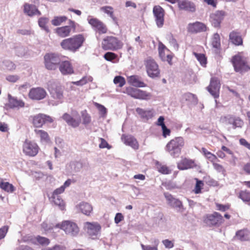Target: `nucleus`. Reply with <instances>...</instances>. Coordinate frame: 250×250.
<instances>
[{"instance_id": "1", "label": "nucleus", "mask_w": 250, "mask_h": 250, "mask_svg": "<svg viewBox=\"0 0 250 250\" xmlns=\"http://www.w3.org/2000/svg\"><path fill=\"white\" fill-rule=\"evenodd\" d=\"M85 40L84 34H79L62 40L60 45L63 50L75 53L83 46Z\"/></svg>"}, {"instance_id": "2", "label": "nucleus", "mask_w": 250, "mask_h": 250, "mask_svg": "<svg viewBox=\"0 0 250 250\" xmlns=\"http://www.w3.org/2000/svg\"><path fill=\"white\" fill-rule=\"evenodd\" d=\"M185 140L182 137H176L170 140L166 145V151L172 157L178 158L181 154L185 146Z\"/></svg>"}, {"instance_id": "3", "label": "nucleus", "mask_w": 250, "mask_h": 250, "mask_svg": "<svg viewBox=\"0 0 250 250\" xmlns=\"http://www.w3.org/2000/svg\"><path fill=\"white\" fill-rule=\"evenodd\" d=\"M231 62L236 72L242 73L250 70L247 58L243 55V52H238L233 56Z\"/></svg>"}, {"instance_id": "4", "label": "nucleus", "mask_w": 250, "mask_h": 250, "mask_svg": "<svg viewBox=\"0 0 250 250\" xmlns=\"http://www.w3.org/2000/svg\"><path fill=\"white\" fill-rule=\"evenodd\" d=\"M55 228L62 229L66 234L73 237L77 236L80 232V229L78 225L70 220L63 221L61 223L56 224Z\"/></svg>"}, {"instance_id": "5", "label": "nucleus", "mask_w": 250, "mask_h": 250, "mask_svg": "<svg viewBox=\"0 0 250 250\" xmlns=\"http://www.w3.org/2000/svg\"><path fill=\"white\" fill-rule=\"evenodd\" d=\"M123 43L117 38L106 36L102 42V47L104 50L116 51L122 48Z\"/></svg>"}, {"instance_id": "6", "label": "nucleus", "mask_w": 250, "mask_h": 250, "mask_svg": "<svg viewBox=\"0 0 250 250\" xmlns=\"http://www.w3.org/2000/svg\"><path fill=\"white\" fill-rule=\"evenodd\" d=\"M40 150L39 145L34 141L26 139L23 143L22 152L23 154L30 157L37 155Z\"/></svg>"}, {"instance_id": "7", "label": "nucleus", "mask_w": 250, "mask_h": 250, "mask_svg": "<svg viewBox=\"0 0 250 250\" xmlns=\"http://www.w3.org/2000/svg\"><path fill=\"white\" fill-rule=\"evenodd\" d=\"M69 25L58 27L55 29V33L60 37L64 38L69 37L72 33H75L77 25L75 21L71 20L68 21Z\"/></svg>"}, {"instance_id": "8", "label": "nucleus", "mask_w": 250, "mask_h": 250, "mask_svg": "<svg viewBox=\"0 0 250 250\" xmlns=\"http://www.w3.org/2000/svg\"><path fill=\"white\" fill-rule=\"evenodd\" d=\"M124 92L134 99L143 100H149L152 96L150 93L132 87H126Z\"/></svg>"}, {"instance_id": "9", "label": "nucleus", "mask_w": 250, "mask_h": 250, "mask_svg": "<svg viewBox=\"0 0 250 250\" xmlns=\"http://www.w3.org/2000/svg\"><path fill=\"white\" fill-rule=\"evenodd\" d=\"M44 59L45 67L51 70H56L61 61L60 56L55 53L45 54L44 56Z\"/></svg>"}, {"instance_id": "10", "label": "nucleus", "mask_w": 250, "mask_h": 250, "mask_svg": "<svg viewBox=\"0 0 250 250\" xmlns=\"http://www.w3.org/2000/svg\"><path fill=\"white\" fill-rule=\"evenodd\" d=\"M224 221L222 215L215 211L212 214H208L204 217V222L209 227H218L223 223Z\"/></svg>"}, {"instance_id": "11", "label": "nucleus", "mask_w": 250, "mask_h": 250, "mask_svg": "<svg viewBox=\"0 0 250 250\" xmlns=\"http://www.w3.org/2000/svg\"><path fill=\"white\" fill-rule=\"evenodd\" d=\"M145 65L149 77L154 78L159 76L160 70L158 65L154 60L147 59L145 61Z\"/></svg>"}, {"instance_id": "12", "label": "nucleus", "mask_w": 250, "mask_h": 250, "mask_svg": "<svg viewBox=\"0 0 250 250\" xmlns=\"http://www.w3.org/2000/svg\"><path fill=\"white\" fill-rule=\"evenodd\" d=\"M83 229L90 237L94 238L100 233L101 226L97 222H86L84 224Z\"/></svg>"}, {"instance_id": "13", "label": "nucleus", "mask_w": 250, "mask_h": 250, "mask_svg": "<svg viewBox=\"0 0 250 250\" xmlns=\"http://www.w3.org/2000/svg\"><path fill=\"white\" fill-rule=\"evenodd\" d=\"M221 120L222 122H228L229 124L232 125V128H242L244 125L243 120L239 116L233 115H229L222 117Z\"/></svg>"}, {"instance_id": "14", "label": "nucleus", "mask_w": 250, "mask_h": 250, "mask_svg": "<svg viewBox=\"0 0 250 250\" xmlns=\"http://www.w3.org/2000/svg\"><path fill=\"white\" fill-rule=\"evenodd\" d=\"M32 123L35 127H41L46 122L52 123L53 119L49 116L43 114H39L31 116Z\"/></svg>"}, {"instance_id": "15", "label": "nucleus", "mask_w": 250, "mask_h": 250, "mask_svg": "<svg viewBox=\"0 0 250 250\" xmlns=\"http://www.w3.org/2000/svg\"><path fill=\"white\" fill-rule=\"evenodd\" d=\"M88 23L99 34H105L107 32L106 26L100 20L96 18L88 19Z\"/></svg>"}, {"instance_id": "16", "label": "nucleus", "mask_w": 250, "mask_h": 250, "mask_svg": "<svg viewBox=\"0 0 250 250\" xmlns=\"http://www.w3.org/2000/svg\"><path fill=\"white\" fill-rule=\"evenodd\" d=\"M220 86L219 80L216 77H213L210 79V83L207 87V89L214 98H218L219 97Z\"/></svg>"}, {"instance_id": "17", "label": "nucleus", "mask_w": 250, "mask_h": 250, "mask_svg": "<svg viewBox=\"0 0 250 250\" xmlns=\"http://www.w3.org/2000/svg\"><path fill=\"white\" fill-rule=\"evenodd\" d=\"M226 13L223 11H217L210 14L209 21L212 25L215 28L220 27L221 23L224 20Z\"/></svg>"}, {"instance_id": "18", "label": "nucleus", "mask_w": 250, "mask_h": 250, "mask_svg": "<svg viewBox=\"0 0 250 250\" xmlns=\"http://www.w3.org/2000/svg\"><path fill=\"white\" fill-rule=\"evenodd\" d=\"M153 13L155 18V21L159 27L163 26L164 22V10L159 5L153 7Z\"/></svg>"}, {"instance_id": "19", "label": "nucleus", "mask_w": 250, "mask_h": 250, "mask_svg": "<svg viewBox=\"0 0 250 250\" xmlns=\"http://www.w3.org/2000/svg\"><path fill=\"white\" fill-rule=\"evenodd\" d=\"M46 95L45 90L41 87L32 88L30 89L28 96L34 100H41L44 99Z\"/></svg>"}, {"instance_id": "20", "label": "nucleus", "mask_w": 250, "mask_h": 250, "mask_svg": "<svg viewBox=\"0 0 250 250\" xmlns=\"http://www.w3.org/2000/svg\"><path fill=\"white\" fill-rule=\"evenodd\" d=\"M187 29L188 31L190 33H197L206 31L208 28L205 24L196 21L192 23H189Z\"/></svg>"}, {"instance_id": "21", "label": "nucleus", "mask_w": 250, "mask_h": 250, "mask_svg": "<svg viewBox=\"0 0 250 250\" xmlns=\"http://www.w3.org/2000/svg\"><path fill=\"white\" fill-rule=\"evenodd\" d=\"M159 54L161 59L163 61H167L170 64H172L173 56L170 51L166 47L162 44L159 47Z\"/></svg>"}, {"instance_id": "22", "label": "nucleus", "mask_w": 250, "mask_h": 250, "mask_svg": "<svg viewBox=\"0 0 250 250\" xmlns=\"http://www.w3.org/2000/svg\"><path fill=\"white\" fill-rule=\"evenodd\" d=\"M58 66L59 70L63 75H71L74 73L73 67L70 61L61 62Z\"/></svg>"}, {"instance_id": "23", "label": "nucleus", "mask_w": 250, "mask_h": 250, "mask_svg": "<svg viewBox=\"0 0 250 250\" xmlns=\"http://www.w3.org/2000/svg\"><path fill=\"white\" fill-rule=\"evenodd\" d=\"M197 167L195 161L187 158H182L177 164V167L179 170H183L192 168Z\"/></svg>"}, {"instance_id": "24", "label": "nucleus", "mask_w": 250, "mask_h": 250, "mask_svg": "<svg viewBox=\"0 0 250 250\" xmlns=\"http://www.w3.org/2000/svg\"><path fill=\"white\" fill-rule=\"evenodd\" d=\"M62 118L68 125L74 128L78 127L81 123V119L80 117L75 118L67 113L63 114Z\"/></svg>"}, {"instance_id": "25", "label": "nucleus", "mask_w": 250, "mask_h": 250, "mask_svg": "<svg viewBox=\"0 0 250 250\" xmlns=\"http://www.w3.org/2000/svg\"><path fill=\"white\" fill-rule=\"evenodd\" d=\"M229 40L232 44L236 46L243 44V40L241 33L236 30H233L229 33Z\"/></svg>"}, {"instance_id": "26", "label": "nucleus", "mask_w": 250, "mask_h": 250, "mask_svg": "<svg viewBox=\"0 0 250 250\" xmlns=\"http://www.w3.org/2000/svg\"><path fill=\"white\" fill-rule=\"evenodd\" d=\"M121 139L124 143L126 145L129 146L136 150L139 148V143L136 139L133 136L131 135H123Z\"/></svg>"}, {"instance_id": "27", "label": "nucleus", "mask_w": 250, "mask_h": 250, "mask_svg": "<svg viewBox=\"0 0 250 250\" xmlns=\"http://www.w3.org/2000/svg\"><path fill=\"white\" fill-rule=\"evenodd\" d=\"M128 83L134 87H144L146 86V84L141 81V78L137 75H132L127 77Z\"/></svg>"}, {"instance_id": "28", "label": "nucleus", "mask_w": 250, "mask_h": 250, "mask_svg": "<svg viewBox=\"0 0 250 250\" xmlns=\"http://www.w3.org/2000/svg\"><path fill=\"white\" fill-rule=\"evenodd\" d=\"M250 232L247 229L238 230L235 233L234 238L240 241H248L250 240Z\"/></svg>"}, {"instance_id": "29", "label": "nucleus", "mask_w": 250, "mask_h": 250, "mask_svg": "<svg viewBox=\"0 0 250 250\" xmlns=\"http://www.w3.org/2000/svg\"><path fill=\"white\" fill-rule=\"evenodd\" d=\"M178 6L181 10L190 12H194L196 10V6L194 3L187 0H182L179 1Z\"/></svg>"}, {"instance_id": "30", "label": "nucleus", "mask_w": 250, "mask_h": 250, "mask_svg": "<svg viewBox=\"0 0 250 250\" xmlns=\"http://www.w3.org/2000/svg\"><path fill=\"white\" fill-rule=\"evenodd\" d=\"M211 45L214 49L216 53L218 54L221 49V39L219 34L214 33L211 38Z\"/></svg>"}, {"instance_id": "31", "label": "nucleus", "mask_w": 250, "mask_h": 250, "mask_svg": "<svg viewBox=\"0 0 250 250\" xmlns=\"http://www.w3.org/2000/svg\"><path fill=\"white\" fill-rule=\"evenodd\" d=\"M50 94L53 99L58 103H62L63 98V90L60 87H56L50 91Z\"/></svg>"}, {"instance_id": "32", "label": "nucleus", "mask_w": 250, "mask_h": 250, "mask_svg": "<svg viewBox=\"0 0 250 250\" xmlns=\"http://www.w3.org/2000/svg\"><path fill=\"white\" fill-rule=\"evenodd\" d=\"M24 12L29 16H33L35 15H41V13L34 5L28 3H25L24 5Z\"/></svg>"}, {"instance_id": "33", "label": "nucleus", "mask_w": 250, "mask_h": 250, "mask_svg": "<svg viewBox=\"0 0 250 250\" xmlns=\"http://www.w3.org/2000/svg\"><path fill=\"white\" fill-rule=\"evenodd\" d=\"M78 208L80 209L81 212L87 215H90L93 211V207L91 204L87 202H83L78 205Z\"/></svg>"}, {"instance_id": "34", "label": "nucleus", "mask_w": 250, "mask_h": 250, "mask_svg": "<svg viewBox=\"0 0 250 250\" xmlns=\"http://www.w3.org/2000/svg\"><path fill=\"white\" fill-rule=\"evenodd\" d=\"M9 105L11 108H20L23 107L24 106V103L21 100L18 99L17 98L12 97L8 95Z\"/></svg>"}, {"instance_id": "35", "label": "nucleus", "mask_w": 250, "mask_h": 250, "mask_svg": "<svg viewBox=\"0 0 250 250\" xmlns=\"http://www.w3.org/2000/svg\"><path fill=\"white\" fill-rule=\"evenodd\" d=\"M136 111L141 118L146 120H148L153 116L152 110H146L138 107L136 109Z\"/></svg>"}, {"instance_id": "36", "label": "nucleus", "mask_w": 250, "mask_h": 250, "mask_svg": "<svg viewBox=\"0 0 250 250\" xmlns=\"http://www.w3.org/2000/svg\"><path fill=\"white\" fill-rule=\"evenodd\" d=\"M34 131L40 137L41 142L48 143L50 141V137L47 132L41 129H35Z\"/></svg>"}, {"instance_id": "37", "label": "nucleus", "mask_w": 250, "mask_h": 250, "mask_svg": "<svg viewBox=\"0 0 250 250\" xmlns=\"http://www.w3.org/2000/svg\"><path fill=\"white\" fill-rule=\"evenodd\" d=\"M155 166L157 170L163 174H168L171 172V170L167 166L163 165L158 161L155 163Z\"/></svg>"}, {"instance_id": "38", "label": "nucleus", "mask_w": 250, "mask_h": 250, "mask_svg": "<svg viewBox=\"0 0 250 250\" xmlns=\"http://www.w3.org/2000/svg\"><path fill=\"white\" fill-rule=\"evenodd\" d=\"M101 11L108 15L114 21H117V18L114 15L113 8L110 6H105L100 8Z\"/></svg>"}, {"instance_id": "39", "label": "nucleus", "mask_w": 250, "mask_h": 250, "mask_svg": "<svg viewBox=\"0 0 250 250\" xmlns=\"http://www.w3.org/2000/svg\"><path fill=\"white\" fill-rule=\"evenodd\" d=\"M0 188L5 191L9 193H12L15 190V188L12 184L2 181L0 182Z\"/></svg>"}, {"instance_id": "40", "label": "nucleus", "mask_w": 250, "mask_h": 250, "mask_svg": "<svg viewBox=\"0 0 250 250\" xmlns=\"http://www.w3.org/2000/svg\"><path fill=\"white\" fill-rule=\"evenodd\" d=\"M238 197L243 202L248 203V204L250 205V191L247 190H241L239 192Z\"/></svg>"}, {"instance_id": "41", "label": "nucleus", "mask_w": 250, "mask_h": 250, "mask_svg": "<svg viewBox=\"0 0 250 250\" xmlns=\"http://www.w3.org/2000/svg\"><path fill=\"white\" fill-rule=\"evenodd\" d=\"M194 180L196 181V184L193 191L195 194H199L201 193V190L203 188L204 186V182L202 180H199L198 178H195Z\"/></svg>"}, {"instance_id": "42", "label": "nucleus", "mask_w": 250, "mask_h": 250, "mask_svg": "<svg viewBox=\"0 0 250 250\" xmlns=\"http://www.w3.org/2000/svg\"><path fill=\"white\" fill-rule=\"evenodd\" d=\"M51 198L52 202H53L56 205L58 206L61 209H64L65 204L61 196L55 197L54 195H52Z\"/></svg>"}, {"instance_id": "43", "label": "nucleus", "mask_w": 250, "mask_h": 250, "mask_svg": "<svg viewBox=\"0 0 250 250\" xmlns=\"http://www.w3.org/2000/svg\"><path fill=\"white\" fill-rule=\"evenodd\" d=\"M49 20L46 18H41L39 19L38 23L39 26L46 32H49V29L47 26Z\"/></svg>"}, {"instance_id": "44", "label": "nucleus", "mask_w": 250, "mask_h": 250, "mask_svg": "<svg viewBox=\"0 0 250 250\" xmlns=\"http://www.w3.org/2000/svg\"><path fill=\"white\" fill-rule=\"evenodd\" d=\"M67 20L66 16L56 17L51 21L52 24L54 26H58L65 22Z\"/></svg>"}, {"instance_id": "45", "label": "nucleus", "mask_w": 250, "mask_h": 250, "mask_svg": "<svg viewBox=\"0 0 250 250\" xmlns=\"http://www.w3.org/2000/svg\"><path fill=\"white\" fill-rule=\"evenodd\" d=\"M83 119V123L84 125H88L91 122V119L90 115L87 113L86 110H83L81 112Z\"/></svg>"}, {"instance_id": "46", "label": "nucleus", "mask_w": 250, "mask_h": 250, "mask_svg": "<svg viewBox=\"0 0 250 250\" xmlns=\"http://www.w3.org/2000/svg\"><path fill=\"white\" fill-rule=\"evenodd\" d=\"M193 54L200 64L202 66H205L207 64V58L205 55L203 54H198L197 53H194Z\"/></svg>"}, {"instance_id": "47", "label": "nucleus", "mask_w": 250, "mask_h": 250, "mask_svg": "<svg viewBox=\"0 0 250 250\" xmlns=\"http://www.w3.org/2000/svg\"><path fill=\"white\" fill-rule=\"evenodd\" d=\"M35 239L39 244L42 246H46L50 243V240L49 239L40 235L36 236Z\"/></svg>"}, {"instance_id": "48", "label": "nucleus", "mask_w": 250, "mask_h": 250, "mask_svg": "<svg viewBox=\"0 0 250 250\" xmlns=\"http://www.w3.org/2000/svg\"><path fill=\"white\" fill-rule=\"evenodd\" d=\"M114 83L118 84L120 87H123L125 83V79L121 76H116L113 80Z\"/></svg>"}, {"instance_id": "49", "label": "nucleus", "mask_w": 250, "mask_h": 250, "mask_svg": "<svg viewBox=\"0 0 250 250\" xmlns=\"http://www.w3.org/2000/svg\"><path fill=\"white\" fill-rule=\"evenodd\" d=\"M88 81H91L92 78L91 77L87 78L86 77H83L80 80L76 82H72V83L78 86H82L85 84Z\"/></svg>"}, {"instance_id": "50", "label": "nucleus", "mask_w": 250, "mask_h": 250, "mask_svg": "<svg viewBox=\"0 0 250 250\" xmlns=\"http://www.w3.org/2000/svg\"><path fill=\"white\" fill-rule=\"evenodd\" d=\"M104 57L106 61L111 62L117 59L118 56L114 53L108 52L104 55Z\"/></svg>"}, {"instance_id": "51", "label": "nucleus", "mask_w": 250, "mask_h": 250, "mask_svg": "<svg viewBox=\"0 0 250 250\" xmlns=\"http://www.w3.org/2000/svg\"><path fill=\"white\" fill-rule=\"evenodd\" d=\"M212 165L213 167L217 171L224 175L226 174V170L222 165L215 162L213 163Z\"/></svg>"}, {"instance_id": "52", "label": "nucleus", "mask_w": 250, "mask_h": 250, "mask_svg": "<svg viewBox=\"0 0 250 250\" xmlns=\"http://www.w3.org/2000/svg\"><path fill=\"white\" fill-rule=\"evenodd\" d=\"M9 227L7 226H4L0 229V240L4 238L8 232Z\"/></svg>"}, {"instance_id": "53", "label": "nucleus", "mask_w": 250, "mask_h": 250, "mask_svg": "<svg viewBox=\"0 0 250 250\" xmlns=\"http://www.w3.org/2000/svg\"><path fill=\"white\" fill-rule=\"evenodd\" d=\"M172 201V203L170 204V206L172 208H180L182 207V203L179 200L174 198Z\"/></svg>"}, {"instance_id": "54", "label": "nucleus", "mask_w": 250, "mask_h": 250, "mask_svg": "<svg viewBox=\"0 0 250 250\" xmlns=\"http://www.w3.org/2000/svg\"><path fill=\"white\" fill-rule=\"evenodd\" d=\"M95 106L98 108L100 112L103 115H105L106 113V109L103 105L97 103H94Z\"/></svg>"}, {"instance_id": "55", "label": "nucleus", "mask_w": 250, "mask_h": 250, "mask_svg": "<svg viewBox=\"0 0 250 250\" xmlns=\"http://www.w3.org/2000/svg\"><path fill=\"white\" fill-rule=\"evenodd\" d=\"M100 140L101 141V143L99 144V147L100 148H107L110 149L111 148V146H109L105 139L101 138Z\"/></svg>"}, {"instance_id": "56", "label": "nucleus", "mask_w": 250, "mask_h": 250, "mask_svg": "<svg viewBox=\"0 0 250 250\" xmlns=\"http://www.w3.org/2000/svg\"><path fill=\"white\" fill-rule=\"evenodd\" d=\"M216 206L218 210L221 211H225L229 208L230 206L229 205H222L219 203L216 204Z\"/></svg>"}, {"instance_id": "57", "label": "nucleus", "mask_w": 250, "mask_h": 250, "mask_svg": "<svg viewBox=\"0 0 250 250\" xmlns=\"http://www.w3.org/2000/svg\"><path fill=\"white\" fill-rule=\"evenodd\" d=\"M161 128L162 130V135L164 138H166L170 135L171 130L167 128L166 125H165Z\"/></svg>"}, {"instance_id": "58", "label": "nucleus", "mask_w": 250, "mask_h": 250, "mask_svg": "<svg viewBox=\"0 0 250 250\" xmlns=\"http://www.w3.org/2000/svg\"><path fill=\"white\" fill-rule=\"evenodd\" d=\"M65 189L62 186L61 187L56 189L53 192L52 195H54L55 197L57 196H60V194H62L64 191Z\"/></svg>"}, {"instance_id": "59", "label": "nucleus", "mask_w": 250, "mask_h": 250, "mask_svg": "<svg viewBox=\"0 0 250 250\" xmlns=\"http://www.w3.org/2000/svg\"><path fill=\"white\" fill-rule=\"evenodd\" d=\"M42 250H65V247L59 245H56L51 248H45Z\"/></svg>"}, {"instance_id": "60", "label": "nucleus", "mask_w": 250, "mask_h": 250, "mask_svg": "<svg viewBox=\"0 0 250 250\" xmlns=\"http://www.w3.org/2000/svg\"><path fill=\"white\" fill-rule=\"evenodd\" d=\"M162 243L166 248L170 249L173 248L174 246L173 243L168 239L163 240Z\"/></svg>"}, {"instance_id": "61", "label": "nucleus", "mask_w": 250, "mask_h": 250, "mask_svg": "<svg viewBox=\"0 0 250 250\" xmlns=\"http://www.w3.org/2000/svg\"><path fill=\"white\" fill-rule=\"evenodd\" d=\"M239 143L241 145L250 150V143H249L245 139L241 138L239 140Z\"/></svg>"}, {"instance_id": "62", "label": "nucleus", "mask_w": 250, "mask_h": 250, "mask_svg": "<svg viewBox=\"0 0 250 250\" xmlns=\"http://www.w3.org/2000/svg\"><path fill=\"white\" fill-rule=\"evenodd\" d=\"M124 217L121 213H117L115 217V223L117 224H119L121 221L123 220Z\"/></svg>"}, {"instance_id": "63", "label": "nucleus", "mask_w": 250, "mask_h": 250, "mask_svg": "<svg viewBox=\"0 0 250 250\" xmlns=\"http://www.w3.org/2000/svg\"><path fill=\"white\" fill-rule=\"evenodd\" d=\"M19 79V77L17 75H8L6 78L8 81L13 83L17 82Z\"/></svg>"}, {"instance_id": "64", "label": "nucleus", "mask_w": 250, "mask_h": 250, "mask_svg": "<svg viewBox=\"0 0 250 250\" xmlns=\"http://www.w3.org/2000/svg\"><path fill=\"white\" fill-rule=\"evenodd\" d=\"M206 158L208 159L212 164L213 163L215 162L216 160H217L216 156L210 152L208 155L206 156Z\"/></svg>"}]
</instances>
